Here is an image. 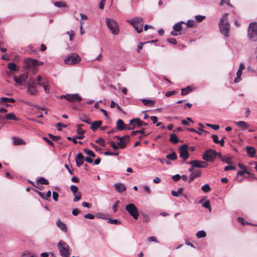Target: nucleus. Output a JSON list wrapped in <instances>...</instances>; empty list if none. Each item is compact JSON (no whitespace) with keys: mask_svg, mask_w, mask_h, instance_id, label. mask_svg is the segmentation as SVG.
<instances>
[{"mask_svg":"<svg viewBox=\"0 0 257 257\" xmlns=\"http://www.w3.org/2000/svg\"><path fill=\"white\" fill-rule=\"evenodd\" d=\"M228 14H224L219 22V27L220 33L225 37H228L230 30V25L227 20Z\"/></svg>","mask_w":257,"mask_h":257,"instance_id":"obj_1","label":"nucleus"},{"mask_svg":"<svg viewBox=\"0 0 257 257\" xmlns=\"http://www.w3.org/2000/svg\"><path fill=\"white\" fill-rule=\"evenodd\" d=\"M247 37L251 42L257 43V22L250 23L247 28Z\"/></svg>","mask_w":257,"mask_h":257,"instance_id":"obj_2","label":"nucleus"},{"mask_svg":"<svg viewBox=\"0 0 257 257\" xmlns=\"http://www.w3.org/2000/svg\"><path fill=\"white\" fill-rule=\"evenodd\" d=\"M127 22L134 28L138 33L143 32L144 21L142 18L135 17L132 19L127 20Z\"/></svg>","mask_w":257,"mask_h":257,"instance_id":"obj_3","label":"nucleus"},{"mask_svg":"<svg viewBox=\"0 0 257 257\" xmlns=\"http://www.w3.org/2000/svg\"><path fill=\"white\" fill-rule=\"evenodd\" d=\"M105 22L107 27L113 35H116L119 33V28L118 23L113 19L106 18Z\"/></svg>","mask_w":257,"mask_h":257,"instance_id":"obj_4","label":"nucleus"},{"mask_svg":"<svg viewBox=\"0 0 257 257\" xmlns=\"http://www.w3.org/2000/svg\"><path fill=\"white\" fill-rule=\"evenodd\" d=\"M218 153L212 149H208L204 153L202 158L206 161L213 162L218 156Z\"/></svg>","mask_w":257,"mask_h":257,"instance_id":"obj_5","label":"nucleus"},{"mask_svg":"<svg viewBox=\"0 0 257 257\" xmlns=\"http://www.w3.org/2000/svg\"><path fill=\"white\" fill-rule=\"evenodd\" d=\"M57 247L59 249L61 255L63 257H68L69 255L68 245L64 241H60L57 243Z\"/></svg>","mask_w":257,"mask_h":257,"instance_id":"obj_6","label":"nucleus"},{"mask_svg":"<svg viewBox=\"0 0 257 257\" xmlns=\"http://www.w3.org/2000/svg\"><path fill=\"white\" fill-rule=\"evenodd\" d=\"M125 210L134 219H137L139 216V211L137 207L133 203L125 206Z\"/></svg>","mask_w":257,"mask_h":257,"instance_id":"obj_7","label":"nucleus"},{"mask_svg":"<svg viewBox=\"0 0 257 257\" xmlns=\"http://www.w3.org/2000/svg\"><path fill=\"white\" fill-rule=\"evenodd\" d=\"M25 63L24 68L26 69H33L36 66H39V61L34 59L29 58L24 61Z\"/></svg>","mask_w":257,"mask_h":257,"instance_id":"obj_8","label":"nucleus"},{"mask_svg":"<svg viewBox=\"0 0 257 257\" xmlns=\"http://www.w3.org/2000/svg\"><path fill=\"white\" fill-rule=\"evenodd\" d=\"M80 60L81 58L76 53H71L67 56L66 59H65V63L66 64L74 65L78 63Z\"/></svg>","mask_w":257,"mask_h":257,"instance_id":"obj_9","label":"nucleus"},{"mask_svg":"<svg viewBox=\"0 0 257 257\" xmlns=\"http://www.w3.org/2000/svg\"><path fill=\"white\" fill-rule=\"evenodd\" d=\"M114 138L119 141L117 142V145L120 149H123L125 148L126 145L130 142V136L128 135H125L123 137L116 136Z\"/></svg>","mask_w":257,"mask_h":257,"instance_id":"obj_10","label":"nucleus"},{"mask_svg":"<svg viewBox=\"0 0 257 257\" xmlns=\"http://www.w3.org/2000/svg\"><path fill=\"white\" fill-rule=\"evenodd\" d=\"M33 80H30L27 83V92L32 95H36L38 93V90L35 85H37Z\"/></svg>","mask_w":257,"mask_h":257,"instance_id":"obj_11","label":"nucleus"},{"mask_svg":"<svg viewBox=\"0 0 257 257\" xmlns=\"http://www.w3.org/2000/svg\"><path fill=\"white\" fill-rule=\"evenodd\" d=\"M187 148L188 145L184 144L179 149L180 157L183 159V162H185L189 157Z\"/></svg>","mask_w":257,"mask_h":257,"instance_id":"obj_12","label":"nucleus"},{"mask_svg":"<svg viewBox=\"0 0 257 257\" xmlns=\"http://www.w3.org/2000/svg\"><path fill=\"white\" fill-rule=\"evenodd\" d=\"M187 164L191 165L193 167L196 168H206L208 166L206 162L199 160H193L187 162Z\"/></svg>","mask_w":257,"mask_h":257,"instance_id":"obj_13","label":"nucleus"},{"mask_svg":"<svg viewBox=\"0 0 257 257\" xmlns=\"http://www.w3.org/2000/svg\"><path fill=\"white\" fill-rule=\"evenodd\" d=\"M82 97L77 93L69 94L68 96V101L71 102L74 101L80 102L82 100Z\"/></svg>","mask_w":257,"mask_h":257,"instance_id":"obj_14","label":"nucleus"},{"mask_svg":"<svg viewBox=\"0 0 257 257\" xmlns=\"http://www.w3.org/2000/svg\"><path fill=\"white\" fill-rule=\"evenodd\" d=\"M84 158L81 153H78L75 157V162L78 167H80L84 161Z\"/></svg>","mask_w":257,"mask_h":257,"instance_id":"obj_15","label":"nucleus"},{"mask_svg":"<svg viewBox=\"0 0 257 257\" xmlns=\"http://www.w3.org/2000/svg\"><path fill=\"white\" fill-rule=\"evenodd\" d=\"M244 69V65L243 63H240L239 64V69L236 73V78L234 79V82L237 83L239 82L241 80V76L242 75V70Z\"/></svg>","mask_w":257,"mask_h":257,"instance_id":"obj_16","label":"nucleus"},{"mask_svg":"<svg viewBox=\"0 0 257 257\" xmlns=\"http://www.w3.org/2000/svg\"><path fill=\"white\" fill-rule=\"evenodd\" d=\"M115 190L118 193H121L126 190V188L122 183H116L114 185Z\"/></svg>","mask_w":257,"mask_h":257,"instance_id":"obj_17","label":"nucleus"},{"mask_svg":"<svg viewBox=\"0 0 257 257\" xmlns=\"http://www.w3.org/2000/svg\"><path fill=\"white\" fill-rule=\"evenodd\" d=\"M135 122L136 124L139 127H141L142 125L147 126L148 125V123L146 122H144L141 121L139 118H136L130 120V125L133 124V122Z\"/></svg>","mask_w":257,"mask_h":257,"instance_id":"obj_18","label":"nucleus"},{"mask_svg":"<svg viewBox=\"0 0 257 257\" xmlns=\"http://www.w3.org/2000/svg\"><path fill=\"white\" fill-rule=\"evenodd\" d=\"M204 199H202L198 202V203H200L202 204V206L204 208L208 209L209 212L211 211V207L210 204V201L208 200L204 201Z\"/></svg>","mask_w":257,"mask_h":257,"instance_id":"obj_19","label":"nucleus"},{"mask_svg":"<svg viewBox=\"0 0 257 257\" xmlns=\"http://www.w3.org/2000/svg\"><path fill=\"white\" fill-rule=\"evenodd\" d=\"M83 125V124H79L77 125V133L78 134V136H76L77 138V139H82L84 137V131L82 129V126Z\"/></svg>","mask_w":257,"mask_h":257,"instance_id":"obj_20","label":"nucleus"},{"mask_svg":"<svg viewBox=\"0 0 257 257\" xmlns=\"http://www.w3.org/2000/svg\"><path fill=\"white\" fill-rule=\"evenodd\" d=\"M234 123L242 130H246L249 127V124L244 121H235Z\"/></svg>","mask_w":257,"mask_h":257,"instance_id":"obj_21","label":"nucleus"},{"mask_svg":"<svg viewBox=\"0 0 257 257\" xmlns=\"http://www.w3.org/2000/svg\"><path fill=\"white\" fill-rule=\"evenodd\" d=\"M47 82L48 81L46 80L45 82L43 81L42 82H36V84L39 86H42L45 92L48 93L50 90V86L47 84Z\"/></svg>","mask_w":257,"mask_h":257,"instance_id":"obj_22","label":"nucleus"},{"mask_svg":"<svg viewBox=\"0 0 257 257\" xmlns=\"http://www.w3.org/2000/svg\"><path fill=\"white\" fill-rule=\"evenodd\" d=\"M201 175V171H196L192 173L189 177V180L188 182L190 183L192 182L195 178L198 177Z\"/></svg>","mask_w":257,"mask_h":257,"instance_id":"obj_23","label":"nucleus"},{"mask_svg":"<svg viewBox=\"0 0 257 257\" xmlns=\"http://www.w3.org/2000/svg\"><path fill=\"white\" fill-rule=\"evenodd\" d=\"M102 124V121L101 120H98V121H94L91 123V129L95 131H96L98 128L100 127L101 125Z\"/></svg>","mask_w":257,"mask_h":257,"instance_id":"obj_24","label":"nucleus"},{"mask_svg":"<svg viewBox=\"0 0 257 257\" xmlns=\"http://www.w3.org/2000/svg\"><path fill=\"white\" fill-rule=\"evenodd\" d=\"M141 101L145 105L149 106H153L155 103V100L151 99L143 98L141 99Z\"/></svg>","mask_w":257,"mask_h":257,"instance_id":"obj_25","label":"nucleus"},{"mask_svg":"<svg viewBox=\"0 0 257 257\" xmlns=\"http://www.w3.org/2000/svg\"><path fill=\"white\" fill-rule=\"evenodd\" d=\"M13 144L16 146L26 144L24 140L17 137H13Z\"/></svg>","mask_w":257,"mask_h":257,"instance_id":"obj_26","label":"nucleus"},{"mask_svg":"<svg viewBox=\"0 0 257 257\" xmlns=\"http://www.w3.org/2000/svg\"><path fill=\"white\" fill-rule=\"evenodd\" d=\"M56 224L58 226V227L64 232H66L67 231L66 225L61 221H57Z\"/></svg>","mask_w":257,"mask_h":257,"instance_id":"obj_27","label":"nucleus"},{"mask_svg":"<svg viewBox=\"0 0 257 257\" xmlns=\"http://www.w3.org/2000/svg\"><path fill=\"white\" fill-rule=\"evenodd\" d=\"M116 127L119 131H122L125 130V125L123 121L119 119L116 122Z\"/></svg>","mask_w":257,"mask_h":257,"instance_id":"obj_28","label":"nucleus"},{"mask_svg":"<svg viewBox=\"0 0 257 257\" xmlns=\"http://www.w3.org/2000/svg\"><path fill=\"white\" fill-rule=\"evenodd\" d=\"M246 152L247 155L250 157H253L255 153V150L252 147H247Z\"/></svg>","mask_w":257,"mask_h":257,"instance_id":"obj_29","label":"nucleus"},{"mask_svg":"<svg viewBox=\"0 0 257 257\" xmlns=\"http://www.w3.org/2000/svg\"><path fill=\"white\" fill-rule=\"evenodd\" d=\"M185 23L184 21H180L179 22L175 24L173 27V30L177 32H180L182 29V24Z\"/></svg>","mask_w":257,"mask_h":257,"instance_id":"obj_30","label":"nucleus"},{"mask_svg":"<svg viewBox=\"0 0 257 257\" xmlns=\"http://www.w3.org/2000/svg\"><path fill=\"white\" fill-rule=\"evenodd\" d=\"M21 257H37L34 253L29 250L24 251Z\"/></svg>","mask_w":257,"mask_h":257,"instance_id":"obj_31","label":"nucleus"},{"mask_svg":"<svg viewBox=\"0 0 257 257\" xmlns=\"http://www.w3.org/2000/svg\"><path fill=\"white\" fill-rule=\"evenodd\" d=\"M170 141L171 143L176 144L179 142V140L175 134H172L170 135Z\"/></svg>","mask_w":257,"mask_h":257,"instance_id":"obj_32","label":"nucleus"},{"mask_svg":"<svg viewBox=\"0 0 257 257\" xmlns=\"http://www.w3.org/2000/svg\"><path fill=\"white\" fill-rule=\"evenodd\" d=\"M218 156L221 161H222L226 164L230 163V162L229 161V158H228L227 157L222 156L220 153H218Z\"/></svg>","mask_w":257,"mask_h":257,"instance_id":"obj_33","label":"nucleus"},{"mask_svg":"<svg viewBox=\"0 0 257 257\" xmlns=\"http://www.w3.org/2000/svg\"><path fill=\"white\" fill-rule=\"evenodd\" d=\"M192 91V89L190 86H187L184 88L181 89V95H186Z\"/></svg>","mask_w":257,"mask_h":257,"instance_id":"obj_34","label":"nucleus"},{"mask_svg":"<svg viewBox=\"0 0 257 257\" xmlns=\"http://www.w3.org/2000/svg\"><path fill=\"white\" fill-rule=\"evenodd\" d=\"M166 158L171 160H175L177 158V156L175 152H173L172 153L168 154Z\"/></svg>","mask_w":257,"mask_h":257,"instance_id":"obj_35","label":"nucleus"},{"mask_svg":"<svg viewBox=\"0 0 257 257\" xmlns=\"http://www.w3.org/2000/svg\"><path fill=\"white\" fill-rule=\"evenodd\" d=\"M1 101L3 102H11L14 103L16 100L13 98H8L6 97H2L1 98Z\"/></svg>","mask_w":257,"mask_h":257,"instance_id":"obj_36","label":"nucleus"},{"mask_svg":"<svg viewBox=\"0 0 257 257\" xmlns=\"http://www.w3.org/2000/svg\"><path fill=\"white\" fill-rule=\"evenodd\" d=\"M8 69L11 71H17V65L13 62H11L8 64Z\"/></svg>","mask_w":257,"mask_h":257,"instance_id":"obj_37","label":"nucleus"},{"mask_svg":"<svg viewBox=\"0 0 257 257\" xmlns=\"http://www.w3.org/2000/svg\"><path fill=\"white\" fill-rule=\"evenodd\" d=\"M6 119L7 120H17L18 118L16 116L15 114L14 113H8L6 116Z\"/></svg>","mask_w":257,"mask_h":257,"instance_id":"obj_38","label":"nucleus"},{"mask_svg":"<svg viewBox=\"0 0 257 257\" xmlns=\"http://www.w3.org/2000/svg\"><path fill=\"white\" fill-rule=\"evenodd\" d=\"M196 236L198 238H203L206 236V233L204 230H200L196 233Z\"/></svg>","mask_w":257,"mask_h":257,"instance_id":"obj_39","label":"nucleus"},{"mask_svg":"<svg viewBox=\"0 0 257 257\" xmlns=\"http://www.w3.org/2000/svg\"><path fill=\"white\" fill-rule=\"evenodd\" d=\"M183 188H179L178 189L177 191H172L171 192V194H172V195L173 196L178 197L179 196V194H182V192H183Z\"/></svg>","mask_w":257,"mask_h":257,"instance_id":"obj_40","label":"nucleus"},{"mask_svg":"<svg viewBox=\"0 0 257 257\" xmlns=\"http://www.w3.org/2000/svg\"><path fill=\"white\" fill-rule=\"evenodd\" d=\"M79 119L84 122H85L88 124H90L91 121L90 119L88 118L86 116L81 115L79 116Z\"/></svg>","mask_w":257,"mask_h":257,"instance_id":"obj_41","label":"nucleus"},{"mask_svg":"<svg viewBox=\"0 0 257 257\" xmlns=\"http://www.w3.org/2000/svg\"><path fill=\"white\" fill-rule=\"evenodd\" d=\"M37 182L40 184L48 185L49 184V181L46 179L41 177L37 180Z\"/></svg>","mask_w":257,"mask_h":257,"instance_id":"obj_42","label":"nucleus"},{"mask_svg":"<svg viewBox=\"0 0 257 257\" xmlns=\"http://www.w3.org/2000/svg\"><path fill=\"white\" fill-rule=\"evenodd\" d=\"M54 5L58 8H65L67 6L66 4L64 2L61 1L55 2L54 3Z\"/></svg>","mask_w":257,"mask_h":257,"instance_id":"obj_43","label":"nucleus"},{"mask_svg":"<svg viewBox=\"0 0 257 257\" xmlns=\"http://www.w3.org/2000/svg\"><path fill=\"white\" fill-rule=\"evenodd\" d=\"M74 198L73 199V201L74 202H76L78 201L81 198V193L78 192L73 194Z\"/></svg>","mask_w":257,"mask_h":257,"instance_id":"obj_44","label":"nucleus"},{"mask_svg":"<svg viewBox=\"0 0 257 257\" xmlns=\"http://www.w3.org/2000/svg\"><path fill=\"white\" fill-rule=\"evenodd\" d=\"M22 83L26 82L28 77V73H25L19 76Z\"/></svg>","mask_w":257,"mask_h":257,"instance_id":"obj_45","label":"nucleus"},{"mask_svg":"<svg viewBox=\"0 0 257 257\" xmlns=\"http://www.w3.org/2000/svg\"><path fill=\"white\" fill-rule=\"evenodd\" d=\"M201 190L204 193H208L211 190V188L208 184H206L201 187Z\"/></svg>","mask_w":257,"mask_h":257,"instance_id":"obj_46","label":"nucleus"},{"mask_svg":"<svg viewBox=\"0 0 257 257\" xmlns=\"http://www.w3.org/2000/svg\"><path fill=\"white\" fill-rule=\"evenodd\" d=\"M84 151L86 154H87L88 156H89L91 157H95V155L94 153L92 151H91L87 148H85L84 149Z\"/></svg>","mask_w":257,"mask_h":257,"instance_id":"obj_47","label":"nucleus"},{"mask_svg":"<svg viewBox=\"0 0 257 257\" xmlns=\"http://www.w3.org/2000/svg\"><path fill=\"white\" fill-rule=\"evenodd\" d=\"M95 216H96L98 218H101L103 219H106V215L102 213H97L95 214Z\"/></svg>","mask_w":257,"mask_h":257,"instance_id":"obj_48","label":"nucleus"},{"mask_svg":"<svg viewBox=\"0 0 257 257\" xmlns=\"http://www.w3.org/2000/svg\"><path fill=\"white\" fill-rule=\"evenodd\" d=\"M95 142L96 143H98L100 144V146L102 147H104L105 145V143L104 140L102 138H99L98 140L95 141Z\"/></svg>","mask_w":257,"mask_h":257,"instance_id":"obj_49","label":"nucleus"},{"mask_svg":"<svg viewBox=\"0 0 257 257\" xmlns=\"http://www.w3.org/2000/svg\"><path fill=\"white\" fill-rule=\"evenodd\" d=\"M195 24V22L193 20H189L186 23V25L189 28H192Z\"/></svg>","mask_w":257,"mask_h":257,"instance_id":"obj_50","label":"nucleus"},{"mask_svg":"<svg viewBox=\"0 0 257 257\" xmlns=\"http://www.w3.org/2000/svg\"><path fill=\"white\" fill-rule=\"evenodd\" d=\"M205 18V16L197 15L195 16V20L198 22H201Z\"/></svg>","mask_w":257,"mask_h":257,"instance_id":"obj_51","label":"nucleus"},{"mask_svg":"<svg viewBox=\"0 0 257 257\" xmlns=\"http://www.w3.org/2000/svg\"><path fill=\"white\" fill-rule=\"evenodd\" d=\"M225 4L228 6L232 7V5L230 4L229 0H220V6H223V4Z\"/></svg>","mask_w":257,"mask_h":257,"instance_id":"obj_52","label":"nucleus"},{"mask_svg":"<svg viewBox=\"0 0 257 257\" xmlns=\"http://www.w3.org/2000/svg\"><path fill=\"white\" fill-rule=\"evenodd\" d=\"M48 136L50 138V139L51 140H52L53 141H57L60 138V137L59 136H54V135H52L51 134H49Z\"/></svg>","mask_w":257,"mask_h":257,"instance_id":"obj_53","label":"nucleus"},{"mask_svg":"<svg viewBox=\"0 0 257 257\" xmlns=\"http://www.w3.org/2000/svg\"><path fill=\"white\" fill-rule=\"evenodd\" d=\"M70 190L73 192V194H74L77 192H78V188L75 185H71L70 186Z\"/></svg>","mask_w":257,"mask_h":257,"instance_id":"obj_54","label":"nucleus"},{"mask_svg":"<svg viewBox=\"0 0 257 257\" xmlns=\"http://www.w3.org/2000/svg\"><path fill=\"white\" fill-rule=\"evenodd\" d=\"M206 125L209 127H211L212 129H213L214 130H217L219 128V125H217V124H209V123H206Z\"/></svg>","mask_w":257,"mask_h":257,"instance_id":"obj_55","label":"nucleus"},{"mask_svg":"<svg viewBox=\"0 0 257 257\" xmlns=\"http://www.w3.org/2000/svg\"><path fill=\"white\" fill-rule=\"evenodd\" d=\"M119 221L115 219H112L111 218L108 219V223L112 224H117Z\"/></svg>","mask_w":257,"mask_h":257,"instance_id":"obj_56","label":"nucleus"},{"mask_svg":"<svg viewBox=\"0 0 257 257\" xmlns=\"http://www.w3.org/2000/svg\"><path fill=\"white\" fill-rule=\"evenodd\" d=\"M110 146L114 150H117L118 148H119L118 145H115L114 142L111 141L109 142Z\"/></svg>","mask_w":257,"mask_h":257,"instance_id":"obj_57","label":"nucleus"},{"mask_svg":"<svg viewBox=\"0 0 257 257\" xmlns=\"http://www.w3.org/2000/svg\"><path fill=\"white\" fill-rule=\"evenodd\" d=\"M167 40L170 44L173 45H176L177 44L176 40L174 38H168Z\"/></svg>","mask_w":257,"mask_h":257,"instance_id":"obj_58","label":"nucleus"},{"mask_svg":"<svg viewBox=\"0 0 257 257\" xmlns=\"http://www.w3.org/2000/svg\"><path fill=\"white\" fill-rule=\"evenodd\" d=\"M245 173L248 174V175L250 174V173L246 169H245V170H242V171H238L237 173V175L238 176V175L242 176Z\"/></svg>","mask_w":257,"mask_h":257,"instance_id":"obj_59","label":"nucleus"},{"mask_svg":"<svg viewBox=\"0 0 257 257\" xmlns=\"http://www.w3.org/2000/svg\"><path fill=\"white\" fill-rule=\"evenodd\" d=\"M174 181H178L181 179V176L179 174H176L172 177Z\"/></svg>","mask_w":257,"mask_h":257,"instance_id":"obj_60","label":"nucleus"},{"mask_svg":"<svg viewBox=\"0 0 257 257\" xmlns=\"http://www.w3.org/2000/svg\"><path fill=\"white\" fill-rule=\"evenodd\" d=\"M119 203V200H117L116 201L115 203L113 204V206H112V209L113 210V211L114 212H116L117 211V208L118 207V203Z\"/></svg>","mask_w":257,"mask_h":257,"instance_id":"obj_61","label":"nucleus"},{"mask_svg":"<svg viewBox=\"0 0 257 257\" xmlns=\"http://www.w3.org/2000/svg\"><path fill=\"white\" fill-rule=\"evenodd\" d=\"M84 217L85 218H88V219H93L94 218V217H95V215H94L93 214H90V213H88V214H85L84 216Z\"/></svg>","mask_w":257,"mask_h":257,"instance_id":"obj_62","label":"nucleus"},{"mask_svg":"<svg viewBox=\"0 0 257 257\" xmlns=\"http://www.w3.org/2000/svg\"><path fill=\"white\" fill-rule=\"evenodd\" d=\"M236 169V168L235 167L233 166H226L225 168H224V171H227L228 170H235Z\"/></svg>","mask_w":257,"mask_h":257,"instance_id":"obj_63","label":"nucleus"},{"mask_svg":"<svg viewBox=\"0 0 257 257\" xmlns=\"http://www.w3.org/2000/svg\"><path fill=\"white\" fill-rule=\"evenodd\" d=\"M212 138L213 139V141L215 144L219 143V140H218V136L216 135H213L212 136Z\"/></svg>","mask_w":257,"mask_h":257,"instance_id":"obj_64","label":"nucleus"}]
</instances>
